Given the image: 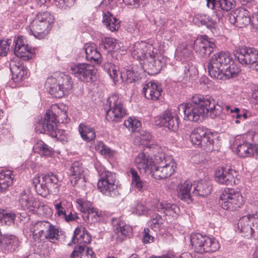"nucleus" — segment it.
Here are the masks:
<instances>
[{"mask_svg":"<svg viewBox=\"0 0 258 258\" xmlns=\"http://www.w3.org/2000/svg\"><path fill=\"white\" fill-rule=\"evenodd\" d=\"M148 228H145L143 235V242L144 243H151L154 241V237L150 233Z\"/></svg>","mask_w":258,"mask_h":258,"instance_id":"nucleus-55","label":"nucleus"},{"mask_svg":"<svg viewBox=\"0 0 258 258\" xmlns=\"http://www.w3.org/2000/svg\"><path fill=\"white\" fill-rule=\"evenodd\" d=\"M98 181V189L103 195L109 197L115 196L117 192V184L114 173L104 171L99 173Z\"/></svg>","mask_w":258,"mask_h":258,"instance_id":"nucleus-13","label":"nucleus"},{"mask_svg":"<svg viewBox=\"0 0 258 258\" xmlns=\"http://www.w3.org/2000/svg\"><path fill=\"white\" fill-rule=\"evenodd\" d=\"M57 124L56 114L52 111L47 110L44 118L37 122L35 130L39 133H47L53 137H56Z\"/></svg>","mask_w":258,"mask_h":258,"instance_id":"nucleus-15","label":"nucleus"},{"mask_svg":"<svg viewBox=\"0 0 258 258\" xmlns=\"http://www.w3.org/2000/svg\"><path fill=\"white\" fill-rule=\"evenodd\" d=\"M10 68L12 74V80L19 84L27 77V69L20 61H11Z\"/></svg>","mask_w":258,"mask_h":258,"instance_id":"nucleus-27","label":"nucleus"},{"mask_svg":"<svg viewBox=\"0 0 258 258\" xmlns=\"http://www.w3.org/2000/svg\"><path fill=\"white\" fill-rule=\"evenodd\" d=\"M132 56L140 60H145L149 56L157 54V49L152 44L145 41L135 43L131 48Z\"/></svg>","mask_w":258,"mask_h":258,"instance_id":"nucleus-16","label":"nucleus"},{"mask_svg":"<svg viewBox=\"0 0 258 258\" xmlns=\"http://www.w3.org/2000/svg\"><path fill=\"white\" fill-rule=\"evenodd\" d=\"M155 55L154 56H149L146 59V62H144L148 74H157L166 65V61L165 58L162 56L156 58Z\"/></svg>","mask_w":258,"mask_h":258,"instance_id":"nucleus-26","label":"nucleus"},{"mask_svg":"<svg viewBox=\"0 0 258 258\" xmlns=\"http://www.w3.org/2000/svg\"><path fill=\"white\" fill-rule=\"evenodd\" d=\"M238 230L247 239L258 240V215H248L241 218L237 223Z\"/></svg>","mask_w":258,"mask_h":258,"instance_id":"nucleus-12","label":"nucleus"},{"mask_svg":"<svg viewBox=\"0 0 258 258\" xmlns=\"http://www.w3.org/2000/svg\"><path fill=\"white\" fill-rule=\"evenodd\" d=\"M156 165L151 170V175L156 179L161 180L171 176L176 168V163L171 156L162 153L155 156Z\"/></svg>","mask_w":258,"mask_h":258,"instance_id":"nucleus-3","label":"nucleus"},{"mask_svg":"<svg viewBox=\"0 0 258 258\" xmlns=\"http://www.w3.org/2000/svg\"><path fill=\"white\" fill-rule=\"evenodd\" d=\"M88 217L92 219L93 222L99 221L102 217V212L94 208L92 209L90 212H88Z\"/></svg>","mask_w":258,"mask_h":258,"instance_id":"nucleus-52","label":"nucleus"},{"mask_svg":"<svg viewBox=\"0 0 258 258\" xmlns=\"http://www.w3.org/2000/svg\"><path fill=\"white\" fill-rule=\"evenodd\" d=\"M176 54L179 57L186 58L191 54V51L187 48L186 43H182L177 48Z\"/></svg>","mask_w":258,"mask_h":258,"instance_id":"nucleus-48","label":"nucleus"},{"mask_svg":"<svg viewBox=\"0 0 258 258\" xmlns=\"http://www.w3.org/2000/svg\"><path fill=\"white\" fill-rule=\"evenodd\" d=\"M79 132L82 139L86 142L94 140L96 138L94 128L84 124L81 123L80 124Z\"/></svg>","mask_w":258,"mask_h":258,"instance_id":"nucleus-40","label":"nucleus"},{"mask_svg":"<svg viewBox=\"0 0 258 258\" xmlns=\"http://www.w3.org/2000/svg\"><path fill=\"white\" fill-rule=\"evenodd\" d=\"M14 175L10 170L0 169V192H5L13 183Z\"/></svg>","mask_w":258,"mask_h":258,"instance_id":"nucleus-32","label":"nucleus"},{"mask_svg":"<svg viewBox=\"0 0 258 258\" xmlns=\"http://www.w3.org/2000/svg\"><path fill=\"white\" fill-rule=\"evenodd\" d=\"M131 227L125 225L123 222H119L115 226L114 231L118 234H120L122 236H126L131 232Z\"/></svg>","mask_w":258,"mask_h":258,"instance_id":"nucleus-49","label":"nucleus"},{"mask_svg":"<svg viewBox=\"0 0 258 258\" xmlns=\"http://www.w3.org/2000/svg\"><path fill=\"white\" fill-rule=\"evenodd\" d=\"M85 168L82 163L75 161L73 163L69 169V178L73 186L79 188L85 187Z\"/></svg>","mask_w":258,"mask_h":258,"instance_id":"nucleus-17","label":"nucleus"},{"mask_svg":"<svg viewBox=\"0 0 258 258\" xmlns=\"http://www.w3.org/2000/svg\"><path fill=\"white\" fill-rule=\"evenodd\" d=\"M178 119L179 117L175 112L166 110L156 122L161 126H165L171 131H175L178 127Z\"/></svg>","mask_w":258,"mask_h":258,"instance_id":"nucleus-22","label":"nucleus"},{"mask_svg":"<svg viewBox=\"0 0 258 258\" xmlns=\"http://www.w3.org/2000/svg\"><path fill=\"white\" fill-rule=\"evenodd\" d=\"M33 150L41 156L51 157L54 153L53 149L42 140H38L35 144Z\"/></svg>","mask_w":258,"mask_h":258,"instance_id":"nucleus-39","label":"nucleus"},{"mask_svg":"<svg viewBox=\"0 0 258 258\" xmlns=\"http://www.w3.org/2000/svg\"><path fill=\"white\" fill-rule=\"evenodd\" d=\"M62 218L68 222L75 221L79 219L76 212L73 213L72 211H69V212L66 213V215L63 216Z\"/></svg>","mask_w":258,"mask_h":258,"instance_id":"nucleus-57","label":"nucleus"},{"mask_svg":"<svg viewBox=\"0 0 258 258\" xmlns=\"http://www.w3.org/2000/svg\"><path fill=\"white\" fill-rule=\"evenodd\" d=\"M139 138L141 140V144H144L145 142H147L151 140L152 136L149 132L143 131L141 133Z\"/></svg>","mask_w":258,"mask_h":258,"instance_id":"nucleus-60","label":"nucleus"},{"mask_svg":"<svg viewBox=\"0 0 258 258\" xmlns=\"http://www.w3.org/2000/svg\"><path fill=\"white\" fill-rule=\"evenodd\" d=\"M11 42V39L0 41V56H5L8 54Z\"/></svg>","mask_w":258,"mask_h":258,"instance_id":"nucleus-51","label":"nucleus"},{"mask_svg":"<svg viewBox=\"0 0 258 258\" xmlns=\"http://www.w3.org/2000/svg\"><path fill=\"white\" fill-rule=\"evenodd\" d=\"M220 199L221 207L227 210H236L244 204L241 193L233 188H225L220 195Z\"/></svg>","mask_w":258,"mask_h":258,"instance_id":"nucleus-11","label":"nucleus"},{"mask_svg":"<svg viewBox=\"0 0 258 258\" xmlns=\"http://www.w3.org/2000/svg\"><path fill=\"white\" fill-rule=\"evenodd\" d=\"M36 192L43 197H46L49 194L55 195L60 189L61 181L54 174L36 175L33 178Z\"/></svg>","mask_w":258,"mask_h":258,"instance_id":"nucleus-4","label":"nucleus"},{"mask_svg":"<svg viewBox=\"0 0 258 258\" xmlns=\"http://www.w3.org/2000/svg\"><path fill=\"white\" fill-rule=\"evenodd\" d=\"M19 202L21 207L24 209L33 211L42 206V203L34 198L29 191L24 190L20 194Z\"/></svg>","mask_w":258,"mask_h":258,"instance_id":"nucleus-25","label":"nucleus"},{"mask_svg":"<svg viewBox=\"0 0 258 258\" xmlns=\"http://www.w3.org/2000/svg\"><path fill=\"white\" fill-rule=\"evenodd\" d=\"M45 84L49 88V94L56 98L68 95L73 88L71 78L63 74H60L57 78H48Z\"/></svg>","mask_w":258,"mask_h":258,"instance_id":"nucleus-5","label":"nucleus"},{"mask_svg":"<svg viewBox=\"0 0 258 258\" xmlns=\"http://www.w3.org/2000/svg\"><path fill=\"white\" fill-rule=\"evenodd\" d=\"M86 59L94 64H100L101 61V54L94 44L86 43L84 47Z\"/></svg>","mask_w":258,"mask_h":258,"instance_id":"nucleus-31","label":"nucleus"},{"mask_svg":"<svg viewBox=\"0 0 258 258\" xmlns=\"http://www.w3.org/2000/svg\"><path fill=\"white\" fill-rule=\"evenodd\" d=\"M135 164L141 172H146L147 170H151L154 165L152 158L144 153H140L136 157Z\"/></svg>","mask_w":258,"mask_h":258,"instance_id":"nucleus-29","label":"nucleus"},{"mask_svg":"<svg viewBox=\"0 0 258 258\" xmlns=\"http://www.w3.org/2000/svg\"><path fill=\"white\" fill-rule=\"evenodd\" d=\"M83 228H84L78 227L75 229L74 231V235L72 238L73 242L75 243L77 242V241H78L79 239H80V235H82L83 233L82 229L83 230Z\"/></svg>","mask_w":258,"mask_h":258,"instance_id":"nucleus-61","label":"nucleus"},{"mask_svg":"<svg viewBox=\"0 0 258 258\" xmlns=\"http://www.w3.org/2000/svg\"><path fill=\"white\" fill-rule=\"evenodd\" d=\"M31 230L36 240L46 239L52 242L57 240L59 237L58 229L46 221L36 222L33 225Z\"/></svg>","mask_w":258,"mask_h":258,"instance_id":"nucleus-9","label":"nucleus"},{"mask_svg":"<svg viewBox=\"0 0 258 258\" xmlns=\"http://www.w3.org/2000/svg\"><path fill=\"white\" fill-rule=\"evenodd\" d=\"M142 92L147 99L158 100L161 96L162 89L154 82L150 81L144 86Z\"/></svg>","mask_w":258,"mask_h":258,"instance_id":"nucleus-28","label":"nucleus"},{"mask_svg":"<svg viewBox=\"0 0 258 258\" xmlns=\"http://www.w3.org/2000/svg\"><path fill=\"white\" fill-rule=\"evenodd\" d=\"M58 109L59 110L57 112V115H56L57 123L59 122L61 123L68 122L67 107L61 105Z\"/></svg>","mask_w":258,"mask_h":258,"instance_id":"nucleus-50","label":"nucleus"},{"mask_svg":"<svg viewBox=\"0 0 258 258\" xmlns=\"http://www.w3.org/2000/svg\"><path fill=\"white\" fill-rule=\"evenodd\" d=\"M235 56L241 64L258 70V52L254 48L241 46L236 50Z\"/></svg>","mask_w":258,"mask_h":258,"instance_id":"nucleus-14","label":"nucleus"},{"mask_svg":"<svg viewBox=\"0 0 258 258\" xmlns=\"http://www.w3.org/2000/svg\"><path fill=\"white\" fill-rule=\"evenodd\" d=\"M212 187L210 183L205 180L198 181L194 185L192 195L201 197H206L211 191Z\"/></svg>","mask_w":258,"mask_h":258,"instance_id":"nucleus-33","label":"nucleus"},{"mask_svg":"<svg viewBox=\"0 0 258 258\" xmlns=\"http://www.w3.org/2000/svg\"><path fill=\"white\" fill-rule=\"evenodd\" d=\"M236 174L235 171L231 168L221 167L216 170L215 178L220 184L232 185L235 184Z\"/></svg>","mask_w":258,"mask_h":258,"instance_id":"nucleus-23","label":"nucleus"},{"mask_svg":"<svg viewBox=\"0 0 258 258\" xmlns=\"http://www.w3.org/2000/svg\"><path fill=\"white\" fill-rule=\"evenodd\" d=\"M75 0H54V5L59 8L66 9L73 6Z\"/></svg>","mask_w":258,"mask_h":258,"instance_id":"nucleus-54","label":"nucleus"},{"mask_svg":"<svg viewBox=\"0 0 258 258\" xmlns=\"http://www.w3.org/2000/svg\"><path fill=\"white\" fill-rule=\"evenodd\" d=\"M72 258H94L92 249L86 247L85 245H79L76 248L71 254Z\"/></svg>","mask_w":258,"mask_h":258,"instance_id":"nucleus-38","label":"nucleus"},{"mask_svg":"<svg viewBox=\"0 0 258 258\" xmlns=\"http://www.w3.org/2000/svg\"><path fill=\"white\" fill-rule=\"evenodd\" d=\"M15 54L18 57L27 60L31 58L33 53L29 46L26 44V40L23 36H18L14 41Z\"/></svg>","mask_w":258,"mask_h":258,"instance_id":"nucleus-24","label":"nucleus"},{"mask_svg":"<svg viewBox=\"0 0 258 258\" xmlns=\"http://www.w3.org/2000/svg\"><path fill=\"white\" fill-rule=\"evenodd\" d=\"M207 2L208 8L214 9L217 6L227 12L234 8L236 5L235 0H207Z\"/></svg>","mask_w":258,"mask_h":258,"instance_id":"nucleus-35","label":"nucleus"},{"mask_svg":"<svg viewBox=\"0 0 258 258\" xmlns=\"http://www.w3.org/2000/svg\"><path fill=\"white\" fill-rule=\"evenodd\" d=\"M105 69L115 83L125 81L132 82L135 77V73L133 71L128 69L126 70L125 72H120L118 67L111 63L106 64Z\"/></svg>","mask_w":258,"mask_h":258,"instance_id":"nucleus-20","label":"nucleus"},{"mask_svg":"<svg viewBox=\"0 0 258 258\" xmlns=\"http://www.w3.org/2000/svg\"><path fill=\"white\" fill-rule=\"evenodd\" d=\"M3 241L5 242L6 248L11 251H15L19 245V239L14 235L4 236Z\"/></svg>","mask_w":258,"mask_h":258,"instance_id":"nucleus-42","label":"nucleus"},{"mask_svg":"<svg viewBox=\"0 0 258 258\" xmlns=\"http://www.w3.org/2000/svg\"><path fill=\"white\" fill-rule=\"evenodd\" d=\"M91 241V237L87 233V231L83 228V231L82 235L80 236V239L77 241V243H79L80 244L89 243Z\"/></svg>","mask_w":258,"mask_h":258,"instance_id":"nucleus-56","label":"nucleus"},{"mask_svg":"<svg viewBox=\"0 0 258 258\" xmlns=\"http://www.w3.org/2000/svg\"><path fill=\"white\" fill-rule=\"evenodd\" d=\"M209 75L214 79L223 80L233 77L239 73L230 54L220 51L213 54L208 65Z\"/></svg>","mask_w":258,"mask_h":258,"instance_id":"nucleus-2","label":"nucleus"},{"mask_svg":"<svg viewBox=\"0 0 258 258\" xmlns=\"http://www.w3.org/2000/svg\"><path fill=\"white\" fill-rule=\"evenodd\" d=\"M178 109L184 113L185 120L199 122L208 113L212 118L220 115L223 107L212 97L196 94L192 97L191 102L179 104Z\"/></svg>","mask_w":258,"mask_h":258,"instance_id":"nucleus-1","label":"nucleus"},{"mask_svg":"<svg viewBox=\"0 0 258 258\" xmlns=\"http://www.w3.org/2000/svg\"><path fill=\"white\" fill-rule=\"evenodd\" d=\"M193 48L199 55L207 57L214 51L216 46L212 39L207 35H202L195 40Z\"/></svg>","mask_w":258,"mask_h":258,"instance_id":"nucleus-18","label":"nucleus"},{"mask_svg":"<svg viewBox=\"0 0 258 258\" xmlns=\"http://www.w3.org/2000/svg\"><path fill=\"white\" fill-rule=\"evenodd\" d=\"M163 223V220L160 215L157 214L151 219L150 224L151 228L155 231L158 229Z\"/></svg>","mask_w":258,"mask_h":258,"instance_id":"nucleus-53","label":"nucleus"},{"mask_svg":"<svg viewBox=\"0 0 258 258\" xmlns=\"http://www.w3.org/2000/svg\"><path fill=\"white\" fill-rule=\"evenodd\" d=\"M76 203L78 204V209L83 213H88V212H90L93 208L92 203L83 198L77 199Z\"/></svg>","mask_w":258,"mask_h":258,"instance_id":"nucleus-45","label":"nucleus"},{"mask_svg":"<svg viewBox=\"0 0 258 258\" xmlns=\"http://www.w3.org/2000/svg\"><path fill=\"white\" fill-rule=\"evenodd\" d=\"M124 125L132 132H138L141 127V123L138 120L129 117L124 121Z\"/></svg>","mask_w":258,"mask_h":258,"instance_id":"nucleus-46","label":"nucleus"},{"mask_svg":"<svg viewBox=\"0 0 258 258\" xmlns=\"http://www.w3.org/2000/svg\"><path fill=\"white\" fill-rule=\"evenodd\" d=\"M103 23L112 32L118 30L120 27L119 20L109 12L104 14Z\"/></svg>","mask_w":258,"mask_h":258,"instance_id":"nucleus-37","label":"nucleus"},{"mask_svg":"<svg viewBox=\"0 0 258 258\" xmlns=\"http://www.w3.org/2000/svg\"><path fill=\"white\" fill-rule=\"evenodd\" d=\"M192 186L191 183L187 180L178 185L177 187L178 197L187 204H189L192 201L190 193Z\"/></svg>","mask_w":258,"mask_h":258,"instance_id":"nucleus-30","label":"nucleus"},{"mask_svg":"<svg viewBox=\"0 0 258 258\" xmlns=\"http://www.w3.org/2000/svg\"><path fill=\"white\" fill-rule=\"evenodd\" d=\"M53 20L48 12L38 13L29 26V33L38 39L44 38L48 34L49 27L53 22Z\"/></svg>","mask_w":258,"mask_h":258,"instance_id":"nucleus-7","label":"nucleus"},{"mask_svg":"<svg viewBox=\"0 0 258 258\" xmlns=\"http://www.w3.org/2000/svg\"><path fill=\"white\" fill-rule=\"evenodd\" d=\"M250 14L243 8L236 9L229 15V21L236 27L242 28L251 22Z\"/></svg>","mask_w":258,"mask_h":258,"instance_id":"nucleus-21","label":"nucleus"},{"mask_svg":"<svg viewBox=\"0 0 258 258\" xmlns=\"http://www.w3.org/2000/svg\"><path fill=\"white\" fill-rule=\"evenodd\" d=\"M214 136L204 127L195 128L190 135V140L192 144L207 152H211L214 150Z\"/></svg>","mask_w":258,"mask_h":258,"instance_id":"nucleus-8","label":"nucleus"},{"mask_svg":"<svg viewBox=\"0 0 258 258\" xmlns=\"http://www.w3.org/2000/svg\"><path fill=\"white\" fill-rule=\"evenodd\" d=\"M67 205V203L64 202H57L55 201L54 203V207L56 211V214L58 217H62L66 215V213L69 212L70 204Z\"/></svg>","mask_w":258,"mask_h":258,"instance_id":"nucleus-44","label":"nucleus"},{"mask_svg":"<svg viewBox=\"0 0 258 258\" xmlns=\"http://www.w3.org/2000/svg\"><path fill=\"white\" fill-rule=\"evenodd\" d=\"M131 211L133 214L143 215L147 213L148 209L142 203H135L131 206Z\"/></svg>","mask_w":258,"mask_h":258,"instance_id":"nucleus-47","label":"nucleus"},{"mask_svg":"<svg viewBox=\"0 0 258 258\" xmlns=\"http://www.w3.org/2000/svg\"><path fill=\"white\" fill-rule=\"evenodd\" d=\"M251 23L254 28L258 29V12L252 15Z\"/></svg>","mask_w":258,"mask_h":258,"instance_id":"nucleus-63","label":"nucleus"},{"mask_svg":"<svg viewBox=\"0 0 258 258\" xmlns=\"http://www.w3.org/2000/svg\"><path fill=\"white\" fill-rule=\"evenodd\" d=\"M201 23L206 25L208 27L214 28L216 25V22L206 16L201 20Z\"/></svg>","mask_w":258,"mask_h":258,"instance_id":"nucleus-59","label":"nucleus"},{"mask_svg":"<svg viewBox=\"0 0 258 258\" xmlns=\"http://www.w3.org/2000/svg\"><path fill=\"white\" fill-rule=\"evenodd\" d=\"M21 214H16L14 212L4 209H0V221L6 225L11 226L14 225L17 216Z\"/></svg>","mask_w":258,"mask_h":258,"instance_id":"nucleus-41","label":"nucleus"},{"mask_svg":"<svg viewBox=\"0 0 258 258\" xmlns=\"http://www.w3.org/2000/svg\"><path fill=\"white\" fill-rule=\"evenodd\" d=\"M106 106L108 107L106 118L109 121L117 122L126 113V109L118 94L111 95L107 100Z\"/></svg>","mask_w":258,"mask_h":258,"instance_id":"nucleus-10","label":"nucleus"},{"mask_svg":"<svg viewBox=\"0 0 258 258\" xmlns=\"http://www.w3.org/2000/svg\"><path fill=\"white\" fill-rule=\"evenodd\" d=\"M237 154L240 157H250L255 155V146H252V144L243 142L240 143L236 149Z\"/></svg>","mask_w":258,"mask_h":258,"instance_id":"nucleus-36","label":"nucleus"},{"mask_svg":"<svg viewBox=\"0 0 258 258\" xmlns=\"http://www.w3.org/2000/svg\"><path fill=\"white\" fill-rule=\"evenodd\" d=\"M97 149L102 155H109L110 153V149L103 143H100L97 147Z\"/></svg>","mask_w":258,"mask_h":258,"instance_id":"nucleus-58","label":"nucleus"},{"mask_svg":"<svg viewBox=\"0 0 258 258\" xmlns=\"http://www.w3.org/2000/svg\"><path fill=\"white\" fill-rule=\"evenodd\" d=\"M104 42L108 47L113 49L115 46L116 40L113 38H105Z\"/></svg>","mask_w":258,"mask_h":258,"instance_id":"nucleus-62","label":"nucleus"},{"mask_svg":"<svg viewBox=\"0 0 258 258\" xmlns=\"http://www.w3.org/2000/svg\"><path fill=\"white\" fill-rule=\"evenodd\" d=\"M190 243L195 252L201 254L215 252L220 248L219 242L215 237L200 233L191 234Z\"/></svg>","mask_w":258,"mask_h":258,"instance_id":"nucleus-6","label":"nucleus"},{"mask_svg":"<svg viewBox=\"0 0 258 258\" xmlns=\"http://www.w3.org/2000/svg\"><path fill=\"white\" fill-rule=\"evenodd\" d=\"M250 139L252 141V146L258 147V132L252 133L250 135Z\"/></svg>","mask_w":258,"mask_h":258,"instance_id":"nucleus-64","label":"nucleus"},{"mask_svg":"<svg viewBox=\"0 0 258 258\" xmlns=\"http://www.w3.org/2000/svg\"><path fill=\"white\" fill-rule=\"evenodd\" d=\"M71 71L76 77L84 82H89L96 74L94 67L86 63L74 64L71 66Z\"/></svg>","mask_w":258,"mask_h":258,"instance_id":"nucleus-19","label":"nucleus"},{"mask_svg":"<svg viewBox=\"0 0 258 258\" xmlns=\"http://www.w3.org/2000/svg\"><path fill=\"white\" fill-rule=\"evenodd\" d=\"M156 208L158 211L172 217H176L179 213V208L176 205L171 204L166 202L157 204Z\"/></svg>","mask_w":258,"mask_h":258,"instance_id":"nucleus-34","label":"nucleus"},{"mask_svg":"<svg viewBox=\"0 0 258 258\" xmlns=\"http://www.w3.org/2000/svg\"><path fill=\"white\" fill-rule=\"evenodd\" d=\"M130 172L132 175V183L133 185L139 191L145 189L146 183L141 179L137 171L134 169H131Z\"/></svg>","mask_w":258,"mask_h":258,"instance_id":"nucleus-43","label":"nucleus"}]
</instances>
